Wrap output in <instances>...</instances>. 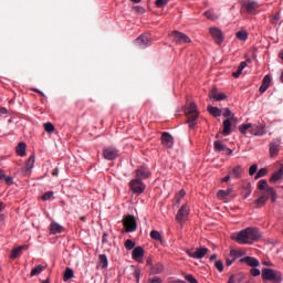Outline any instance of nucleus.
Segmentation results:
<instances>
[{
	"label": "nucleus",
	"mask_w": 283,
	"mask_h": 283,
	"mask_svg": "<svg viewBox=\"0 0 283 283\" xmlns=\"http://www.w3.org/2000/svg\"><path fill=\"white\" fill-rule=\"evenodd\" d=\"M261 238L262 234H260L258 228H247L241 230L234 240L238 242V244H253L255 240H260Z\"/></svg>",
	"instance_id": "nucleus-1"
},
{
	"label": "nucleus",
	"mask_w": 283,
	"mask_h": 283,
	"mask_svg": "<svg viewBox=\"0 0 283 283\" xmlns=\"http://www.w3.org/2000/svg\"><path fill=\"white\" fill-rule=\"evenodd\" d=\"M250 130V134L252 136H264L266 134V128L264 127V124L258 122L254 124L248 123V124H242L239 126V132L241 134H247V132Z\"/></svg>",
	"instance_id": "nucleus-2"
},
{
	"label": "nucleus",
	"mask_w": 283,
	"mask_h": 283,
	"mask_svg": "<svg viewBox=\"0 0 283 283\" xmlns=\"http://www.w3.org/2000/svg\"><path fill=\"white\" fill-rule=\"evenodd\" d=\"M261 275L264 282L282 283V273L277 270L265 268Z\"/></svg>",
	"instance_id": "nucleus-3"
},
{
	"label": "nucleus",
	"mask_w": 283,
	"mask_h": 283,
	"mask_svg": "<svg viewBox=\"0 0 283 283\" xmlns=\"http://www.w3.org/2000/svg\"><path fill=\"white\" fill-rule=\"evenodd\" d=\"M187 123L190 129H193L198 120V106L196 103H190L189 107L186 108Z\"/></svg>",
	"instance_id": "nucleus-4"
},
{
	"label": "nucleus",
	"mask_w": 283,
	"mask_h": 283,
	"mask_svg": "<svg viewBox=\"0 0 283 283\" xmlns=\"http://www.w3.org/2000/svg\"><path fill=\"white\" fill-rule=\"evenodd\" d=\"M123 226H124V229H125L126 233H134V231H136V229H138V224L136 223V219L132 214H128V216L124 217Z\"/></svg>",
	"instance_id": "nucleus-5"
},
{
	"label": "nucleus",
	"mask_w": 283,
	"mask_h": 283,
	"mask_svg": "<svg viewBox=\"0 0 283 283\" xmlns=\"http://www.w3.org/2000/svg\"><path fill=\"white\" fill-rule=\"evenodd\" d=\"M129 187L133 192L137 193V196H140L147 189V186L140 179H133L129 182Z\"/></svg>",
	"instance_id": "nucleus-6"
},
{
	"label": "nucleus",
	"mask_w": 283,
	"mask_h": 283,
	"mask_svg": "<svg viewBox=\"0 0 283 283\" xmlns=\"http://www.w3.org/2000/svg\"><path fill=\"white\" fill-rule=\"evenodd\" d=\"M207 253H209V250L207 248H198L196 249V251H187V255H189V258H193L195 260H202V258H205Z\"/></svg>",
	"instance_id": "nucleus-7"
},
{
	"label": "nucleus",
	"mask_w": 283,
	"mask_h": 283,
	"mask_svg": "<svg viewBox=\"0 0 283 283\" xmlns=\"http://www.w3.org/2000/svg\"><path fill=\"white\" fill-rule=\"evenodd\" d=\"M170 36L172 38V41H175V43H191V39L187 36V34L179 31H174Z\"/></svg>",
	"instance_id": "nucleus-8"
},
{
	"label": "nucleus",
	"mask_w": 283,
	"mask_h": 283,
	"mask_svg": "<svg viewBox=\"0 0 283 283\" xmlns=\"http://www.w3.org/2000/svg\"><path fill=\"white\" fill-rule=\"evenodd\" d=\"M189 217V206L184 205L181 208L178 210L176 220L179 222V224H182L185 220Z\"/></svg>",
	"instance_id": "nucleus-9"
},
{
	"label": "nucleus",
	"mask_w": 283,
	"mask_h": 283,
	"mask_svg": "<svg viewBox=\"0 0 283 283\" xmlns=\"http://www.w3.org/2000/svg\"><path fill=\"white\" fill-rule=\"evenodd\" d=\"M34 167V155H31L27 163L24 164V167H22L21 172L22 176L28 177L32 176V168Z\"/></svg>",
	"instance_id": "nucleus-10"
},
{
	"label": "nucleus",
	"mask_w": 283,
	"mask_h": 283,
	"mask_svg": "<svg viewBox=\"0 0 283 283\" xmlns=\"http://www.w3.org/2000/svg\"><path fill=\"white\" fill-rule=\"evenodd\" d=\"M103 156L105 160H116L118 158V149L114 147L104 148Z\"/></svg>",
	"instance_id": "nucleus-11"
},
{
	"label": "nucleus",
	"mask_w": 283,
	"mask_h": 283,
	"mask_svg": "<svg viewBox=\"0 0 283 283\" xmlns=\"http://www.w3.org/2000/svg\"><path fill=\"white\" fill-rule=\"evenodd\" d=\"M231 123H238V117L232 116L231 118L223 120V136H231Z\"/></svg>",
	"instance_id": "nucleus-12"
},
{
	"label": "nucleus",
	"mask_w": 283,
	"mask_h": 283,
	"mask_svg": "<svg viewBox=\"0 0 283 283\" xmlns=\"http://www.w3.org/2000/svg\"><path fill=\"white\" fill-rule=\"evenodd\" d=\"M210 34L216 43L220 45L224 41V36L222 35V31L218 28H210Z\"/></svg>",
	"instance_id": "nucleus-13"
},
{
	"label": "nucleus",
	"mask_w": 283,
	"mask_h": 283,
	"mask_svg": "<svg viewBox=\"0 0 283 283\" xmlns=\"http://www.w3.org/2000/svg\"><path fill=\"white\" fill-rule=\"evenodd\" d=\"M161 143L164 147H167V149H171L174 147V136H171V134L167 132L163 133Z\"/></svg>",
	"instance_id": "nucleus-14"
},
{
	"label": "nucleus",
	"mask_w": 283,
	"mask_h": 283,
	"mask_svg": "<svg viewBox=\"0 0 283 283\" xmlns=\"http://www.w3.org/2000/svg\"><path fill=\"white\" fill-rule=\"evenodd\" d=\"M241 264H248V266H260V261L253 256H245L239 260Z\"/></svg>",
	"instance_id": "nucleus-15"
},
{
	"label": "nucleus",
	"mask_w": 283,
	"mask_h": 283,
	"mask_svg": "<svg viewBox=\"0 0 283 283\" xmlns=\"http://www.w3.org/2000/svg\"><path fill=\"white\" fill-rule=\"evenodd\" d=\"M209 97L213 98V101H224L227 94L218 92V88H212L209 93Z\"/></svg>",
	"instance_id": "nucleus-16"
},
{
	"label": "nucleus",
	"mask_w": 283,
	"mask_h": 283,
	"mask_svg": "<svg viewBox=\"0 0 283 283\" xmlns=\"http://www.w3.org/2000/svg\"><path fill=\"white\" fill-rule=\"evenodd\" d=\"M280 154V140L275 139L270 143V156L273 158Z\"/></svg>",
	"instance_id": "nucleus-17"
},
{
	"label": "nucleus",
	"mask_w": 283,
	"mask_h": 283,
	"mask_svg": "<svg viewBox=\"0 0 283 283\" xmlns=\"http://www.w3.org/2000/svg\"><path fill=\"white\" fill-rule=\"evenodd\" d=\"M136 45H139V48H147L149 45V35H139L135 40Z\"/></svg>",
	"instance_id": "nucleus-18"
},
{
	"label": "nucleus",
	"mask_w": 283,
	"mask_h": 283,
	"mask_svg": "<svg viewBox=\"0 0 283 283\" xmlns=\"http://www.w3.org/2000/svg\"><path fill=\"white\" fill-rule=\"evenodd\" d=\"M270 86H271V75H265L262 80V84L259 88V92H261V94H264V92H266V90H269Z\"/></svg>",
	"instance_id": "nucleus-19"
},
{
	"label": "nucleus",
	"mask_w": 283,
	"mask_h": 283,
	"mask_svg": "<svg viewBox=\"0 0 283 283\" xmlns=\"http://www.w3.org/2000/svg\"><path fill=\"white\" fill-rule=\"evenodd\" d=\"M25 149H28V145H25V143L21 142L18 144V146L15 147V151L17 154L23 158L27 156Z\"/></svg>",
	"instance_id": "nucleus-20"
},
{
	"label": "nucleus",
	"mask_w": 283,
	"mask_h": 283,
	"mask_svg": "<svg viewBox=\"0 0 283 283\" xmlns=\"http://www.w3.org/2000/svg\"><path fill=\"white\" fill-rule=\"evenodd\" d=\"M50 231H51V233H52L53 235H56V233H63L64 228H63V226H61V224H59V223H56V222H52V223L50 224Z\"/></svg>",
	"instance_id": "nucleus-21"
},
{
	"label": "nucleus",
	"mask_w": 283,
	"mask_h": 283,
	"mask_svg": "<svg viewBox=\"0 0 283 283\" xmlns=\"http://www.w3.org/2000/svg\"><path fill=\"white\" fill-rule=\"evenodd\" d=\"M144 255H145V250L143 249V247L134 248L132 252L133 260H138V258H144Z\"/></svg>",
	"instance_id": "nucleus-22"
},
{
	"label": "nucleus",
	"mask_w": 283,
	"mask_h": 283,
	"mask_svg": "<svg viewBox=\"0 0 283 283\" xmlns=\"http://www.w3.org/2000/svg\"><path fill=\"white\" fill-rule=\"evenodd\" d=\"M151 176V171L148 170V168H139L136 171V177L137 178H149Z\"/></svg>",
	"instance_id": "nucleus-23"
},
{
	"label": "nucleus",
	"mask_w": 283,
	"mask_h": 283,
	"mask_svg": "<svg viewBox=\"0 0 283 283\" xmlns=\"http://www.w3.org/2000/svg\"><path fill=\"white\" fill-rule=\"evenodd\" d=\"M207 109H208L209 114H211V116H213L214 118L222 116V109H220L218 107L209 105Z\"/></svg>",
	"instance_id": "nucleus-24"
},
{
	"label": "nucleus",
	"mask_w": 283,
	"mask_h": 283,
	"mask_svg": "<svg viewBox=\"0 0 283 283\" xmlns=\"http://www.w3.org/2000/svg\"><path fill=\"white\" fill-rule=\"evenodd\" d=\"M24 249H28V245H20L12 250L11 252V260H17L19 255H21V251H24Z\"/></svg>",
	"instance_id": "nucleus-25"
},
{
	"label": "nucleus",
	"mask_w": 283,
	"mask_h": 283,
	"mask_svg": "<svg viewBox=\"0 0 283 283\" xmlns=\"http://www.w3.org/2000/svg\"><path fill=\"white\" fill-rule=\"evenodd\" d=\"M247 255V251L244 250H231L230 251V258L233 260H238V258H244Z\"/></svg>",
	"instance_id": "nucleus-26"
},
{
	"label": "nucleus",
	"mask_w": 283,
	"mask_h": 283,
	"mask_svg": "<svg viewBox=\"0 0 283 283\" xmlns=\"http://www.w3.org/2000/svg\"><path fill=\"white\" fill-rule=\"evenodd\" d=\"M163 271H165V265L161 263H157L150 269L151 275H158V273H163Z\"/></svg>",
	"instance_id": "nucleus-27"
},
{
	"label": "nucleus",
	"mask_w": 283,
	"mask_h": 283,
	"mask_svg": "<svg viewBox=\"0 0 283 283\" xmlns=\"http://www.w3.org/2000/svg\"><path fill=\"white\" fill-rule=\"evenodd\" d=\"M259 8L260 6L255 1H251L245 4L247 12H255Z\"/></svg>",
	"instance_id": "nucleus-28"
},
{
	"label": "nucleus",
	"mask_w": 283,
	"mask_h": 283,
	"mask_svg": "<svg viewBox=\"0 0 283 283\" xmlns=\"http://www.w3.org/2000/svg\"><path fill=\"white\" fill-rule=\"evenodd\" d=\"M266 200H269V196L262 195L260 198L255 200L256 208L264 207L266 205Z\"/></svg>",
	"instance_id": "nucleus-29"
},
{
	"label": "nucleus",
	"mask_w": 283,
	"mask_h": 283,
	"mask_svg": "<svg viewBox=\"0 0 283 283\" xmlns=\"http://www.w3.org/2000/svg\"><path fill=\"white\" fill-rule=\"evenodd\" d=\"M74 277V270L72 268H66L64 271L63 281L69 282V280H72Z\"/></svg>",
	"instance_id": "nucleus-30"
},
{
	"label": "nucleus",
	"mask_w": 283,
	"mask_h": 283,
	"mask_svg": "<svg viewBox=\"0 0 283 283\" xmlns=\"http://www.w3.org/2000/svg\"><path fill=\"white\" fill-rule=\"evenodd\" d=\"M242 174H244V169L240 165L232 169V176H234V178H241V176H243Z\"/></svg>",
	"instance_id": "nucleus-31"
},
{
	"label": "nucleus",
	"mask_w": 283,
	"mask_h": 283,
	"mask_svg": "<svg viewBox=\"0 0 283 283\" xmlns=\"http://www.w3.org/2000/svg\"><path fill=\"white\" fill-rule=\"evenodd\" d=\"M150 238L151 240H156L157 242H163V235L158 230L150 231Z\"/></svg>",
	"instance_id": "nucleus-32"
},
{
	"label": "nucleus",
	"mask_w": 283,
	"mask_h": 283,
	"mask_svg": "<svg viewBox=\"0 0 283 283\" xmlns=\"http://www.w3.org/2000/svg\"><path fill=\"white\" fill-rule=\"evenodd\" d=\"M44 269L45 268L43 265H36L35 268L32 269L30 276L34 277V275H41Z\"/></svg>",
	"instance_id": "nucleus-33"
},
{
	"label": "nucleus",
	"mask_w": 283,
	"mask_h": 283,
	"mask_svg": "<svg viewBox=\"0 0 283 283\" xmlns=\"http://www.w3.org/2000/svg\"><path fill=\"white\" fill-rule=\"evenodd\" d=\"M98 260H99V266H101V269H107V264H108V262H107V255H105V254H99Z\"/></svg>",
	"instance_id": "nucleus-34"
},
{
	"label": "nucleus",
	"mask_w": 283,
	"mask_h": 283,
	"mask_svg": "<svg viewBox=\"0 0 283 283\" xmlns=\"http://www.w3.org/2000/svg\"><path fill=\"white\" fill-rule=\"evenodd\" d=\"M280 19H282V15L280 14V12H277L274 15H271L270 23L275 27L277 25Z\"/></svg>",
	"instance_id": "nucleus-35"
},
{
	"label": "nucleus",
	"mask_w": 283,
	"mask_h": 283,
	"mask_svg": "<svg viewBox=\"0 0 283 283\" xmlns=\"http://www.w3.org/2000/svg\"><path fill=\"white\" fill-rule=\"evenodd\" d=\"M237 39H239V41H247L249 39V33H247V31H239L237 32Z\"/></svg>",
	"instance_id": "nucleus-36"
},
{
	"label": "nucleus",
	"mask_w": 283,
	"mask_h": 283,
	"mask_svg": "<svg viewBox=\"0 0 283 283\" xmlns=\"http://www.w3.org/2000/svg\"><path fill=\"white\" fill-rule=\"evenodd\" d=\"M266 174H269V169L266 168H261L256 171V175L254 178H264V176H266Z\"/></svg>",
	"instance_id": "nucleus-37"
},
{
	"label": "nucleus",
	"mask_w": 283,
	"mask_h": 283,
	"mask_svg": "<svg viewBox=\"0 0 283 283\" xmlns=\"http://www.w3.org/2000/svg\"><path fill=\"white\" fill-rule=\"evenodd\" d=\"M136 243L129 239H127L125 241V249H127V251H132V249H135Z\"/></svg>",
	"instance_id": "nucleus-38"
},
{
	"label": "nucleus",
	"mask_w": 283,
	"mask_h": 283,
	"mask_svg": "<svg viewBox=\"0 0 283 283\" xmlns=\"http://www.w3.org/2000/svg\"><path fill=\"white\" fill-rule=\"evenodd\" d=\"M185 196H187V192L185 191V189H181V190L176 195L177 205H180V200H182V198H185Z\"/></svg>",
	"instance_id": "nucleus-39"
},
{
	"label": "nucleus",
	"mask_w": 283,
	"mask_h": 283,
	"mask_svg": "<svg viewBox=\"0 0 283 283\" xmlns=\"http://www.w3.org/2000/svg\"><path fill=\"white\" fill-rule=\"evenodd\" d=\"M214 149L216 151H224L227 149V146L222 145L220 142H214Z\"/></svg>",
	"instance_id": "nucleus-40"
},
{
	"label": "nucleus",
	"mask_w": 283,
	"mask_h": 283,
	"mask_svg": "<svg viewBox=\"0 0 283 283\" xmlns=\"http://www.w3.org/2000/svg\"><path fill=\"white\" fill-rule=\"evenodd\" d=\"M227 197H229L227 190H219L217 193V198H219V200H224Z\"/></svg>",
	"instance_id": "nucleus-41"
},
{
	"label": "nucleus",
	"mask_w": 283,
	"mask_h": 283,
	"mask_svg": "<svg viewBox=\"0 0 283 283\" xmlns=\"http://www.w3.org/2000/svg\"><path fill=\"white\" fill-rule=\"evenodd\" d=\"M266 196H269V198L271 196L272 202H275V190L273 188H268L266 189Z\"/></svg>",
	"instance_id": "nucleus-42"
},
{
	"label": "nucleus",
	"mask_w": 283,
	"mask_h": 283,
	"mask_svg": "<svg viewBox=\"0 0 283 283\" xmlns=\"http://www.w3.org/2000/svg\"><path fill=\"white\" fill-rule=\"evenodd\" d=\"M44 129L48 132V134H52L54 132V124L53 123H45L44 124Z\"/></svg>",
	"instance_id": "nucleus-43"
},
{
	"label": "nucleus",
	"mask_w": 283,
	"mask_h": 283,
	"mask_svg": "<svg viewBox=\"0 0 283 283\" xmlns=\"http://www.w3.org/2000/svg\"><path fill=\"white\" fill-rule=\"evenodd\" d=\"M255 174H258V164H254L249 168V176L253 177Z\"/></svg>",
	"instance_id": "nucleus-44"
},
{
	"label": "nucleus",
	"mask_w": 283,
	"mask_h": 283,
	"mask_svg": "<svg viewBox=\"0 0 283 283\" xmlns=\"http://www.w3.org/2000/svg\"><path fill=\"white\" fill-rule=\"evenodd\" d=\"M214 266H216L217 271H219L220 273H222V271H224V264L222 263V261H216Z\"/></svg>",
	"instance_id": "nucleus-45"
},
{
	"label": "nucleus",
	"mask_w": 283,
	"mask_h": 283,
	"mask_svg": "<svg viewBox=\"0 0 283 283\" xmlns=\"http://www.w3.org/2000/svg\"><path fill=\"white\" fill-rule=\"evenodd\" d=\"M167 3H169V0H156L155 4L158 8H165V6H167Z\"/></svg>",
	"instance_id": "nucleus-46"
},
{
	"label": "nucleus",
	"mask_w": 283,
	"mask_h": 283,
	"mask_svg": "<svg viewBox=\"0 0 283 283\" xmlns=\"http://www.w3.org/2000/svg\"><path fill=\"white\" fill-rule=\"evenodd\" d=\"M53 196H54V192H53V191L45 192V193L42 196V200H44V201L52 200V197H53Z\"/></svg>",
	"instance_id": "nucleus-47"
},
{
	"label": "nucleus",
	"mask_w": 283,
	"mask_h": 283,
	"mask_svg": "<svg viewBox=\"0 0 283 283\" xmlns=\"http://www.w3.org/2000/svg\"><path fill=\"white\" fill-rule=\"evenodd\" d=\"M282 177H283V166H281V168L272 175V178H282Z\"/></svg>",
	"instance_id": "nucleus-48"
},
{
	"label": "nucleus",
	"mask_w": 283,
	"mask_h": 283,
	"mask_svg": "<svg viewBox=\"0 0 283 283\" xmlns=\"http://www.w3.org/2000/svg\"><path fill=\"white\" fill-rule=\"evenodd\" d=\"M266 187H268L266 180L262 179L259 181V189L261 191H263V189H266Z\"/></svg>",
	"instance_id": "nucleus-49"
},
{
	"label": "nucleus",
	"mask_w": 283,
	"mask_h": 283,
	"mask_svg": "<svg viewBox=\"0 0 283 283\" xmlns=\"http://www.w3.org/2000/svg\"><path fill=\"white\" fill-rule=\"evenodd\" d=\"M250 273H251V275H253V277H258V275H260V269H258V268H252V269L250 270Z\"/></svg>",
	"instance_id": "nucleus-50"
},
{
	"label": "nucleus",
	"mask_w": 283,
	"mask_h": 283,
	"mask_svg": "<svg viewBox=\"0 0 283 283\" xmlns=\"http://www.w3.org/2000/svg\"><path fill=\"white\" fill-rule=\"evenodd\" d=\"M186 280L187 282H190V283H198V280H196V277L191 274L186 275Z\"/></svg>",
	"instance_id": "nucleus-51"
},
{
	"label": "nucleus",
	"mask_w": 283,
	"mask_h": 283,
	"mask_svg": "<svg viewBox=\"0 0 283 283\" xmlns=\"http://www.w3.org/2000/svg\"><path fill=\"white\" fill-rule=\"evenodd\" d=\"M133 10H135V12H138L139 14H144V12H145V8H143L140 6L133 7Z\"/></svg>",
	"instance_id": "nucleus-52"
},
{
	"label": "nucleus",
	"mask_w": 283,
	"mask_h": 283,
	"mask_svg": "<svg viewBox=\"0 0 283 283\" xmlns=\"http://www.w3.org/2000/svg\"><path fill=\"white\" fill-rule=\"evenodd\" d=\"M221 114L224 118H229V116H231V109L223 108V112H221Z\"/></svg>",
	"instance_id": "nucleus-53"
},
{
	"label": "nucleus",
	"mask_w": 283,
	"mask_h": 283,
	"mask_svg": "<svg viewBox=\"0 0 283 283\" xmlns=\"http://www.w3.org/2000/svg\"><path fill=\"white\" fill-rule=\"evenodd\" d=\"M235 262V259H233V256H231V254L229 255V258L226 260V264L228 266H231V264H233Z\"/></svg>",
	"instance_id": "nucleus-54"
},
{
	"label": "nucleus",
	"mask_w": 283,
	"mask_h": 283,
	"mask_svg": "<svg viewBox=\"0 0 283 283\" xmlns=\"http://www.w3.org/2000/svg\"><path fill=\"white\" fill-rule=\"evenodd\" d=\"M134 277L136 279V282L139 283L140 282V270H136L134 272Z\"/></svg>",
	"instance_id": "nucleus-55"
},
{
	"label": "nucleus",
	"mask_w": 283,
	"mask_h": 283,
	"mask_svg": "<svg viewBox=\"0 0 283 283\" xmlns=\"http://www.w3.org/2000/svg\"><path fill=\"white\" fill-rule=\"evenodd\" d=\"M205 17H207V19H210L211 21H213V19H216V17L213 15V13L211 11H206Z\"/></svg>",
	"instance_id": "nucleus-56"
},
{
	"label": "nucleus",
	"mask_w": 283,
	"mask_h": 283,
	"mask_svg": "<svg viewBox=\"0 0 283 283\" xmlns=\"http://www.w3.org/2000/svg\"><path fill=\"white\" fill-rule=\"evenodd\" d=\"M149 282L150 283H163V280H160V277H158V276H155L153 279H149Z\"/></svg>",
	"instance_id": "nucleus-57"
},
{
	"label": "nucleus",
	"mask_w": 283,
	"mask_h": 283,
	"mask_svg": "<svg viewBox=\"0 0 283 283\" xmlns=\"http://www.w3.org/2000/svg\"><path fill=\"white\" fill-rule=\"evenodd\" d=\"M240 74H242V71L240 69L237 70V72L232 73L233 78H240Z\"/></svg>",
	"instance_id": "nucleus-58"
},
{
	"label": "nucleus",
	"mask_w": 283,
	"mask_h": 283,
	"mask_svg": "<svg viewBox=\"0 0 283 283\" xmlns=\"http://www.w3.org/2000/svg\"><path fill=\"white\" fill-rule=\"evenodd\" d=\"M3 181H4V184H7L9 187H10V185H13V184H14V181H12V178H4Z\"/></svg>",
	"instance_id": "nucleus-59"
},
{
	"label": "nucleus",
	"mask_w": 283,
	"mask_h": 283,
	"mask_svg": "<svg viewBox=\"0 0 283 283\" xmlns=\"http://www.w3.org/2000/svg\"><path fill=\"white\" fill-rule=\"evenodd\" d=\"M8 114V109L6 107L0 108V116H6Z\"/></svg>",
	"instance_id": "nucleus-60"
},
{
	"label": "nucleus",
	"mask_w": 283,
	"mask_h": 283,
	"mask_svg": "<svg viewBox=\"0 0 283 283\" xmlns=\"http://www.w3.org/2000/svg\"><path fill=\"white\" fill-rule=\"evenodd\" d=\"M244 67H247V62H241L238 70H240L242 72V70H244Z\"/></svg>",
	"instance_id": "nucleus-61"
},
{
	"label": "nucleus",
	"mask_w": 283,
	"mask_h": 283,
	"mask_svg": "<svg viewBox=\"0 0 283 283\" xmlns=\"http://www.w3.org/2000/svg\"><path fill=\"white\" fill-rule=\"evenodd\" d=\"M52 176H54V177L59 176V168L53 169Z\"/></svg>",
	"instance_id": "nucleus-62"
},
{
	"label": "nucleus",
	"mask_w": 283,
	"mask_h": 283,
	"mask_svg": "<svg viewBox=\"0 0 283 283\" xmlns=\"http://www.w3.org/2000/svg\"><path fill=\"white\" fill-rule=\"evenodd\" d=\"M0 178H10V176H6L3 170L0 169Z\"/></svg>",
	"instance_id": "nucleus-63"
},
{
	"label": "nucleus",
	"mask_w": 283,
	"mask_h": 283,
	"mask_svg": "<svg viewBox=\"0 0 283 283\" xmlns=\"http://www.w3.org/2000/svg\"><path fill=\"white\" fill-rule=\"evenodd\" d=\"M228 283H235V277H234L233 275H231V276L229 277Z\"/></svg>",
	"instance_id": "nucleus-64"
}]
</instances>
